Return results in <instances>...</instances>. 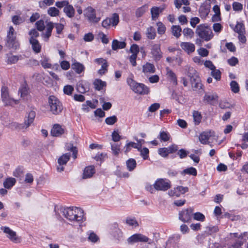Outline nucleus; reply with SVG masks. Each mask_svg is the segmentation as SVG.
<instances>
[{"label": "nucleus", "mask_w": 248, "mask_h": 248, "mask_svg": "<svg viewBox=\"0 0 248 248\" xmlns=\"http://www.w3.org/2000/svg\"><path fill=\"white\" fill-rule=\"evenodd\" d=\"M146 36L148 39H155L156 36V31L155 28L153 27L148 28L146 31Z\"/></svg>", "instance_id": "nucleus-37"}, {"label": "nucleus", "mask_w": 248, "mask_h": 248, "mask_svg": "<svg viewBox=\"0 0 248 248\" xmlns=\"http://www.w3.org/2000/svg\"><path fill=\"white\" fill-rule=\"evenodd\" d=\"M200 16L202 18L205 17L209 13V9L205 6H201L199 10Z\"/></svg>", "instance_id": "nucleus-51"}, {"label": "nucleus", "mask_w": 248, "mask_h": 248, "mask_svg": "<svg viewBox=\"0 0 248 248\" xmlns=\"http://www.w3.org/2000/svg\"><path fill=\"white\" fill-rule=\"evenodd\" d=\"M181 174L182 175L188 174L195 176L197 174V172L195 168L191 167L184 170L181 172Z\"/></svg>", "instance_id": "nucleus-35"}, {"label": "nucleus", "mask_w": 248, "mask_h": 248, "mask_svg": "<svg viewBox=\"0 0 248 248\" xmlns=\"http://www.w3.org/2000/svg\"><path fill=\"white\" fill-rule=\"evenodd\" d=\"M63 90L65 94L70 95L74 91V88L71 85H67L64 86Z\"/></svg>", "instance_id": "nucleus-55"}, {"label": "nucleus", "mask_w": 248, "mask_h": 248, "mask_svg": "<svg viewBox=\"0 0 248 248\" xmlns=\"http://www.w3.org/2000/svg\"><path fill=\"white\" fill-rule=\"evenodd\" d=\"M125 42H119L117 40H113L112 42V49L113 50H116L118 49L124 48L126 46Z\"/></svg>", "instance_id": "nucleus-23"}, {"label": "nucleus", "mask_w": 248, "mask_h": 248, "mask_svg": "<svg viewBox=\"0 0 248 248\" xmlns=\"http://www.w3.org/2000/svg\"><path fill=\"white\" fill-rule=\"evenodd\" d=\"M88 235V240L92 243H96L99 239V237L93 232H89Z\"/></svg>", "instance_id": "nucleus-46"}, {"label": "nucleus", "mask_w": 248, "mask_h": 248, "mask_svg": "<svg viewBox=\"0 0 248 248\" xmlns=\"http://www.w3.org/2000/svg\"><path fill=\"white\" fill-rule=\"evenodd\" d=\"M7 43L8 47L16 49L19 47V43L16 41V37L7 39Z\"/></svg>", "instance_id": "nucleus-28"}, {"label": "nucleus", "mask_w": 248, "mask_h": 248, "mask_svg": "<svg viewBox=\"0 0 248 248\" xmlns=\"http://www.w3.org/2000/svg\"><path fill=\"white\" fill-rule=\"evenodd\" d=\"M66 148L67 151L72 152V156L74 159L77 158L78 150L76 146H74L72 143H69L66 145Z\"/></svg>", "instance_id": "nucleus-33"}, {"label": "nucleus", "mask_w": 248, "mask_h": 248, "mask_svg": "<svg viewBox=\"0 0 248 248\" xmlns=\"http://www.w3.org/2000/svg\"><path fill=\"white\" fill-rule=\"evenodd\" d=\"M108 64L107 61L105 62L101 65V68L98 70V73L101 76L104 75L108 71Z\"/></svg>", "instance_id": "nucleus-47"}, {"label": "nucleus", "mask_w": 248, "mask_h": 248, "mask_svg": "<svg viewBox=\"0 0 248 248\" xmlns=\"http://www.w3.org/2000/svg\"><path fill=\"white\" fill-rule=\"evenodd\" d=\"M234 31L238 34L244 33L245 30L244 24L238 22L234 29Z\"/></svg>", "instance_id": "nucleus-42"}, {"label": "nucleus", "mask_w": 248, "mask_h": 248, "mask_svg": "<svg viewBox=\"0 0 248 248\" xmlns=\"http://www.w3.org/2000/svg\"><path fill=\"white\" fill-rule=\"evenodd\" d=\"M181 47L187 53H190L195 51V47L193 44L190 42H182Z\"/></svg>", "instance_id": "nucleus-18"}, {"label": "nucleus", "mask_w": 248, "mask_h": 248, "mask_svg": "<svg viewBox=\"0 0 248 248\" xmlns=\"http://www.w3.org/2000/svg\"><path fill=\"white\" fill-rule=\"evenodd\" d=\"M244 239L242 237H238L232 245L233 248H240L244 243Z\"/></svg>", "instance_id": "nucleus-59"}, {"label": "nucleus", "mask_w": 248, "mask_h": 248, "mask_svg": "<svg viewBox=\"0 0 248 248\" xmlns=\"http://www.w3.org/2000/svg\"><path fill=\"white\" fill-rule=\"evenodd\" d=\"M149 239L147 237L140 233H136L129 237L127 239V242L129 244H132L138 242H146Z\"/></svg>", "instance_id": "nucleus-14"}, {"label": "nucleus", "mask_w": 248, "mask_h": 248, "mask_svg": "<svg viewBox=\"0 0 248 248\" xmlns=\"http://www.w3.org/2000/svg\"><path fill=\"white\" fill-rule=\"evenodd\" d=\"M218 96L216 93H206L203 96V101L205 104L214 105L217 103Z\"/></svg>", "instance_id": "nucleus-13"}, {"label": "nucleus", "mask_w": 248, "mask_h": 248, "mask_svg": "<svg viewBox=\"0 0 248 248\" xmlns=\"http://www.w3.org/2000/svg\"><path fill=\"white\" fill-rule=\"evenodd\" d=\"M158 153L159 155L163 157H167L169 155L168 150L166 147L158 149Z\"/></svg>", "instance_id": "nucleus-60"}, {"label": "nucleus", "mask_w": 248, "mask_h": 248, "mask_svg": "<svg viewBox=\"0 0 248 248\" xmlns=\"http://www.w3.org/2000/svg\"><path fill=\"white\" fill-rule=\"evenodd\" d=\"M29 41L31 45L33 51L36 53L40 52L41 50V46L39 44L38 41L37 39L30 38Z\"/></svg>", "instance_id": "nucleus-22"}, {"label": "nucleus", "mask_w": 248, "mask_h": 248, "mask_svg": "<svg viewBox=\"0 0 248 248\" xmlns=\"http://www.w3.org/2000/svg\"><path fill=\"white\" fill-rule=\"evenodd\" d=\"M140 155L142 156L144 159H147L148 157L149 150L148 148L144 147L142 149L141 148L140 151Z\"/></svg>", "instance_id": "nucleus-61"}, {"label": "nucleus", "mask_w": 248, "mask_h": 248, "mask_svg": "<svg viewBox=\"0 0 248 248\" xmlns=\"http://www.w3.org/2000/svg\"><path fill=\"white\" fill-rule=\"evenodd\" d=\"M0 230L6 234L7 237L13 242L18 243L21 242V238L17 235L16 232L9 227L2 226L0 227Z\"/></svg>", "instance_id": "nucleus-7"}, {"label": "nucleus", "mask_w": 248, "mask_h": 248, "mask_svg": "<svg viewBox=\"0 0 248 248\" xmlns=\"http://www.w3.org/2000/svg\"><path fill=\"white\" fill-rule=\"evenodd\" d=\"M231 90L234 93H238L239 92V86L237 82L234 80L230 83Z\"/></svg>", "instance_id": "nucleus-49"}, {"label": "nucleus", "mask_w": 248, "mask_h": 248, "mask_svg": "<svg viewBox=\"0 0 248 248\" xmlns=\"http://www.w3.org/2000/svg\"><path fill=\"white\" fill-rule=\"evenodd\" d=\"M64 133V129L59 124H54L51 130V134L54 137H59Z\"/></svg>", "instance_id": "nucleus-16"}, {"label": "nucleus", "mask_w": 248, "mask_h": 248, "mask_svg": "<svg viewBox=\"0 0 248 248\" xmlns=\"http://www.w3.org/2000/svg\"><path fill=\"white\" fill-rule=\"evenodd\" d=\"M151 53L155 60H159L162 57L160 45H154L151 49Z\"/></svg>", "instance_id": "nucleus-17"}, {"label": "nucleus", "mask_w": 248, "mask_h": 248, "mask_svg": "<svg viewBox=\"0 0 248 248\" xmlns=\"http://www.w3.org/2000/svg\"><path fill=\"white\" fill-rule=\"evenodd\" d=\"M211 74L217 80L220 79L221 72L219 70H217L215 68V70H212Z\"/></svg>", "instance_id": "nucleus-56"}, {"label": "nucleus", "mask_w": 248, "mask_h": 248, "mask_svg": "<svg viewBox=\"0 0 248 248\" xmlns=\"http://www.w3.org/2000/svg\"><path fill=\"white\" fill-rule=\"evenodd\" d=\"M16 180L14 178H9L5 180L3 183L4 187L9 189L11 188L16 183Z\"/></svg>", "instance_id": "nucleus-36"}, {"label": "nucleus", "mask_w": 248, "mask_h": 248, "mask_svg": "<svg viewBox=\"0 0 248 248\" xmlns=\"http://www.w3.org/2000/svg\"><path fill=\"white\" fill-rule=\"evenodd\" d=\"M135 139L137 141V143H135L133 142H130L128 143V145L130 146V147H132L134 148L137 149L138 151H140L141 148V141H143L142 140H138L137 138H135Z\"/></svg>", "instance_id": "nucleus-43"}, {"label": "nucleus", "mask_w": 248, "mask_h": 248, "mask_svg": "<svg viewBox=\"0 0 248 248\" xmlns=\"http://www.w3.org/2000/svg\"><path fill=\"white\" fill-rule=\"evenodd\" d=\"M71 156L70 153H66L61 156L58 160V163L59 165L57 167V170L61 172L63 170L64 167L62 166L63 165H66L67 162L69 160Z\"/></svg>", "instance_id": "nucleus-15"}, {"label": "nucleus", "mask_w": 248, "mask_h": 248, "mask_svg": "<svg viewBox=\"0 0 248 248\" xmlns=\"http://www.w3.org/2000/svg\"><path fill=\"white\" fill-rule=\"evenodd\" d=\"M160 108V104L155 103L152 104L148 108V111L151 112H154Z\"/></svg>", "instance_id": "nucleus-63"}, {"label": "nucleus", "mask_w": 248, "mask_h": 248, "mask_svg": "<svg viewBox=\"0 0 248 248\" xmlns=\"http://www.w3.org/2000/svg\"><path fill=\"white\" fill-rule=\"evenodd\" d=\"M110 233L118 241H121L123 238V233L118 228V225L114 223L110 226Z\"/></svg>", "instance_id": "nucleus-12"}, {"label": "nucleus", "mask_w": 248, "mask_h": 248, "mask_svg": "<svg viewBox=\"0 0 248 248\" xmlns=\"http://www.w3.org/2000/svg\"><path fill=\"white\" fill-rule=\"evenodd\" d=\"M146 11V7L145 5H143L138 8L135 12L136 16L137 17H141Z\"/></svg>", "instance_id": "nucleus-45"}, {"label": "nucleus", "mask_w": 248, "mask_h": 248, "mask_svg": "<svg viewBox=\"0 0 248 248\" xmlns=\"http://www.w3.org/2000/svg\"><path fill=\"white\" fill-rule=\"evenodd\" d=\"M187 75L190 78L193 88L196 90L202 88V84L199 74L195 69L192 67H187Z\"/></svg>", "instance_id": "nucleus-3"}, {"label": "nucleus", "mask_w": 248, "mask_h": 248, "mask_svg": "<svg viewBox=\"0 0 248 248\" xmlns=\"http://www.w3.org/2000/svg\"><path fill=\"white\" fill-rule=\"evenodd\" d=\"M154 186L156 190L165 191L170 187V181L166 179H159L155 181Z\"/></svg>", "instance_id": "nucleus-8"}, {"label": "nucleus", "mask_w": 248, "mask_h": 248, "mask_svg": "<svg viewBox=\"0 0 248 248\" xmlns=\"http://www.w3.org/2000/svg\"><path fill=\"white\" fill-rule=\"evenodd\" d=\"M193 218L196 220L203 221L205 219V216L200 212H196L193 214Z\"/></svg>", "instance_id": "nucleus-58"}, {"label": "nucleus", "mask_w": 248, "mask_h": 248, "mask_svg": "<svg viewBox=\"0 0 248 248\" xmlns=\"http://www.w3.org/2000/svg\"><path fill=\"white\" fill-rule=\"evenodd\" d=\"M195 33L202 41H209L214 36L212 30L204 24L198 25L196 29Z\"/></svg>", "instance_id": "nucleus-2"}, {"label": "nucleus", "mask_w": 248, "mask_h": 248, "mask_svg": "<svg viewBox=\"0 0 248 248\" xmlns=\"http://www.w3.org/2000/svg\"><path fill=\"white\" fill-rule=\"evenodd\" d=\"M111 147L113 154L115 155H118L120 151V145L116 143H111Z\"/></svg>", "instance_id": "nucleus-50"}, {"label": "nucleus", "mask_w": 248, "mask_h": 248, "mask_svg": "<svg viewBox=\"0 0 248 248\" xmlns=\"http://www.w3.org/2000/svg\"><path fill=\"white\" fill-rule=\"evenodd\" d=\"M119 22V15L116 13H114L111 18H107L102 22V26L104 28L108 29L110 25L116 26Z\"/></svg>", "instance_id": "nucleus-9"}, {"label": "nucleus", "mask_w": 248, "mask_h": 248, "mask_svg": "<svg viewBox=\"0 0 248 248\" xmlns=\"http://www.w3.org/2000/svg\"><path fill=\"white\" fill-rule=\"evenodd\" d=\"M194 121L196 124H199L202 119V115L200 112L198 111H194L193 112Z\"/></svg>", "instance_id": "nucleus-44"}, {"label": "nucleus", "mask_w": 248, "mask_h": 248, "mask_svg": "<svg viewBox=\"0 0 248 248\" xmlns=\"http://www.w3.org/2000/svg\"><path fill=\"white\" fill-rule=\"evenodd\" d=\"M94 169L93 167H87L84 169L83 173V178L84 179L90 178L92 176V175L94 173Z\"/></svg>", "instance_id": "nucleus-25"}, {"label": "nucleus", "mask_w": 248, "mask_h": 248, "mask_svg": "<svg viewBox=\"0 0 248 248\" xmlns=\"http://www.w3.org/2000/svg\"><path fill=\"white\" fill-rule=\"evenodd\" d=\"M167 75L175 85H177V77L175 74L169 67L166 68Z\"/></svg>", "instance_id": "nucleus-30"}, {"label": "nucleus", "mask_w": 248, "mask_h": 248, "mask_svg": "<svg viewBox=\"0 0 248 248\" xmlns=\"http://www.w3.org/2000/svg\"><path fill=\"white\" fill-rule=\"evenodd\" d=\"M9 126L13 130H21L24 129L22 124H18L16 122H12L10 124Z\"/></svg>", "instance_id": "nucleus-54"}, {"label": "nucleus", "mask_w": 248, "mask_h": 248, "mask_svg": "<svg viewBox=\"0 0 248 248\" xmlns=\"http://www.w3.org/2000/svg\"><path fill=\"white\" fill-rule=\"evenodd\" d=\"M37 29L39 31H43L45 28L44 22L43 20H40L37 21L35 23Z\"/></svg>", "instance_id": "nucleus-62"}, {"label": "nucleus", "mask_w": 248, "mask_h": 248, "mask_svg": "<svg viewBox=\"0 0 248 248\" xmlns=\"http://www.w3.org/2000/svg\"><path fill=\"white\" fill-rule=\"evenodd\" d=\"M55 211L57 218L60 217V214H62L64 217L70 221L81 222L83 219V211L76 207L64 208L61 207L58 208L57 211L56 207H55Z\"/></svg>", "instance_id": "nucleus-1"}, {"label": "nucleus", "mask_w": 248, "mask_h": 248, "mask_svg": "<svg viewBox=\"0 0 248 248\" xmlns=\"http://www.w3.org/2000/svg\"><path fill=\"white\" fill-rule=\"evenodd\" d=\"M117 121V118L116 116L113 115L109 117H107L105 119V122L107 124L113 125Z\"/></svg>", "instance_id": "nucleus-53"}, {"label": "nucleus", "mask_w": 248, "mask_h": 248, "mask_svg": "<svg viewBox=\"0 0 248 248\" xmlns=\"http://www.w3.org/2000/svg\"><path fill=\"white\" fill-rule=\"evenodd\" d=\"M93 85L96 90L100 91L106 86V83L100 79H96L93 82Z\"/></svg>", "instance_id": "nucleus-31"}, {"label": "nucleus", "mask_w": 248, "mask_h": 248, "mask_svg": "<svg viewBox=\"0 0 248 248\" xmlns=\"http://www.w3.org/2000/svg\"><path fill=\"white\" fill-rule=\"evenodd\" d=\"M63 12L69 17H72L74 16L75 9L73 6L67 4L63 8Z\"/></svg>", "instance_id": "nucleus-27"}, {"label": "nucleus", "mask_w": 248, "mask_h": 248, "mask_svg": "<svg viewBox=\"0 0 248 248\" xmlns=\"http://www.w3.org/2000/svg\"><path fill=\"white\" fill-rule=\"evenodd\" d=\"M213 10L215 12V14L212 17V21H216L220 20V12L219 7L218 5H216L213 7Z\"/></svg>", "instance_id": "nucleus-34"}, {"label": "nucleus", "mask_w": 248, "mask_h": 248, "mask_svg": "<svg viewBox=\"0 0 248 248\" xmlns=\"http://www.w3.org/2000/svg\"><path fill=\"white\" fill-rule=\"evenodd\" d=\"M162 12V9L158 7H153L151 9L152 15V19L153 20H155L158 17L159 15Z\"/></svg>", "instance_id": "nucleus-29"}, {"label": "nucleus", "mask_w": 248, "mask_h": 248, "mask_svg": "<svg viewBox=\"0 0 248 248\" xmlns=\"http://www.w3.org/2000/svg\"><path fill=\"white\" fill-rule=\"evenodd\" d=\"M182 32L185 37H188L190 39L193 38L194 35L193 31L189 28H184Z\"/></svg>", "instance_id": "nucleus-41"}, {"label": "nucleus", "mask_w": 248, "mask_h": 248, "mask_svg": "<svg viewBox=\"0 0 248 248\" xmlns=\"http://www.w3.org/2000/svg\"><path fill=\"white\" fill-rule=\"evenodd\" d=\"M41 64L44 68H50L51 64L49 62V59L46 58H44L41 61Z\"/></svg>", "instance_id": "nucleus-57"}, {"label": "nucleus", "mask_w": 248, "mask_h": 248, "mask_svg": "<svg viewBox=\"0 0 248 248\" xmlns=\"http://www.w3.org/2000/svg\"><path fill=\"white\" fill-rule=\"evenodd\" d=\"M54 26L52 22H50L46 25V29L45 33H43L42 36L44 37L45 41H48L49 38L51 35L52 31Z\"/></svg>", "instance_id": "nucleus-19"}, {"label": "nucleus", "mask_w": 248, "mask_h": 248, "mask_svg": "<svg viewBox=\"0 0 248 248\" xmlns=\"http://www.w3.org/2000/svg\"><path fill=\"white\" fill-rule=\"evenodd\" d=\"M72 69L78 74H80L85 70V67L82 63L75 62L71 65Z\"/></svg>", "instance_id": "nucleus-21"}, {"label": "nucleus", "mask_w": 248, "mask_h": 248, "mask_svg": "<svg viewBox=\"0 0 248 248\" xmlns=\"http://www.w3.org/2000/svg\"><path fill=\"white\" fill-rule=\"evenodd\" d=\"M18 93L20 94L21 97L23 99L26 98L29 95V88L26 83H23L20 87Z\"/></svg>", "instance_id": "nucleus-20"}, {"label": "nucleus", "mask_w": 248, "mask_h": 248, "mask_svg": "<svg viewBox=\"0 0 248 248\" xmlns=\"http://www.w3.org/2000/svg\"><path fill=\"white\" fill-rule=\"evenodd\" d=\"M126 223L130 226H135V227L138 226V223L136 220L133 218H127L126 220Z\"/></svg>", "instance_id": "nucleus-64"}, {"label": "nucleus", "mask_w": 248, "mask_h": 248, "mask_svg": "<svg viewBox=\"0 0 248 248\" xmlns=\"http://www.w3.org/2000/svg\"><path fill=\"white\" fill-rule=\"evenodd\" d=\"M211 136V132H203L199 136V140L202 144H206Z\"/></svg>", "instance_id": "nucleus-24"}, {"label": "nucleus", "mask_w": 248, "mask_h": 248, "mask_svg": "<svg viewBox=\"0 0 248 248\" xmlns=\"http://www.w3.org/2000/svg\"><path fill=\"white\" fill-rule=\"evenodd\" d=\"M20 57L21 56H18L17 55H13L12 54H10L7 56V63L8 64H14L17 62L19 60Z\"/></svg>", "instance_id": "nucleus-40"}, {"label": "nucleus", "mask_w": 248, "mask_h": 248, "mask_svg": "<svg viewBox=\"0 0 248 248\" xmlns=\"http://www.w3.org/2000/svg\"><path fill=\"white\" fill-rule=\"evenodd\" d=\"M193 209L191 208H188L180 212L179 214V218L184 222H189L192 217Z\"/></svg>", "instance_id": "nucleus-11"}, {"label": "nucleus", "mask_w": 248, "mask_h": 248, "mask_svg": "<svg viewBox=\"0 0 248 248\" xmlns=\"http://www.w3.org/2000/svg\"><path fill=\"white\" fill-rule=\"evenodd\" d=\"M171 32L173 36L176 38H179L181 35L182 29L179 25H172L171 28Z\"/></svg>", "instance_id": "nucleus-32"}, {"label": "nucleus", "mask_w": 248, "mask_h": 248, "mask_svg": "<svg viewBox=\"0 0 248 248\" xmlns=\"http://www.w3.org/2000/svg\"><path fill=\"white\" fill-rule=\"evenodd\" d=\"M47 13L51 16H56L59 14V10L56 7H52L47 10Z\"/></svg>", "instance_id": "nucleus-48"}, {"label": "nucleus", "mask_w": 248, "mask_h": 248, "mask_svg": "<svg viewBox=\"0 0 248 248\" xmlns=\"http://www.w3.org/2000/svg\"><path fill=\"white\" fill-rule=\"evenodd\" d=\"M84 15L90 22L96 23L100 19L96 16L95 11L92 7H88L84 10Z\"/></svg>", "instance_id": "nucleus-10"}, {"label": "nucleus", "mask_w": 248, "mask_h": 248, "mask_svg": "<svg viewBox=\"0 0 248 248\" xmlns=\"http://www.w3.org/2000/svg\"><path fill=\"white\" fill-rule=\"evenodd\" d=\"M127 83L131 89L136 93L140 94H147L149 92V88L143 84L139 83L131 78L127 79Z\"/></svg>", "instance_id": "nucleus-4"}, {"label": "nucleus", "mask_w": 248, "mask_h": 248, "mask_svg": "<svg viewBox=\"0 0 248 248\" xmlns=\"http://www.w3.org/2000/svg\"><path fill=\"white\" fill-rule=\"evenodd\" d=\"M126 166L129 171L133 170L136 167L137 163L134 159L130 158L127 160Z\"/></svg>", "instance_id": "nucleus-39"}, {"label": "nucleus", "mask_w": 248, "mask_h": 248, "mask_svg": "<svg viewBox=\"0 0 248 248\" xmlns=\"http://www.w3.org/2000/svg\"><path fill=\"white\" fill-rule=\"evenodd\" d=\"M48 104L50 111L54 115L59 114L62 110L63 107L61 102L55 96L51 95L48 98Z\"/></svg>", "instance_id": "nucleus-5"}, {"label": "nucleus", "mask_w": 248, "mask_h": 248, "mask_svg": "<svg viewBox=\"0 0 248 248\" xmlns=\"http://www.w3.org/2000/svg\"><path fill=\"white\" fill-rule=\"evenodd\" d=\"M157 26V32L159 34H163L165 32L166 27L165 25L161 22L156 23Z\"/></svg>", "instance_id": "nucleus-52"}, {"label": "nucleus", "mask_w": 248, "mask_h": 248, "mask_svg": "<svg viewBox=\"0 0 248 248\" xmlns=\"http://www.w3.org/2000/svg\"><path fill=\"white\" fill-rule=\"evenodd\" d=\"M142 71L146 73H154L155 72V68L153 64L147 62L145 65H143Z\"/></svg>", "instance_id": "nucleus-26"}, {"label": "nucleus", "mask_w": 248, "mask_h": 248, "mask_svg": "<svg viewBox=\"0 0 248 248\" xmlns=\"http://www.w3.org/2000/svg\"><path fill=\"white\" fill-rule=\"evenodd\" d=\"M1 98L5 106H13L19 103L18 100H15L9 95L8 89L6 86H2L1 89Z\"/></svg>", "instance_id": "nucleus-6"}, {"label": "nucleus", "mask_w": 248, "mask_h": 248, "mask_svg": "<svg viewBox=\"0 0 248 248\" xmlns=\"http://www.w3.org/2000/svg\"><path fill=\"white\" fill-rule=\"evenodd\" d=\"M158 138L161 141L166 142L170 140V135L169 133L162 131L160 132Z\"/></svg>", "instance_id": "nucleus-38"}]
</instances>
